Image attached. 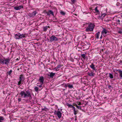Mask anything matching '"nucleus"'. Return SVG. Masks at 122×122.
<instances>
[{"mask_svg":"<svg viewBox=\"0 0 122 122\" xmlns=\"http://www.w3.org/2000/svg\"><path fill=\"white\" fill-rule=\"evenodd\" d=\"M32 92L31 90H28L24 91H21L20 93L21 97L25 98L27 97H31V93Z\"/></svg>","mask_w":122,"mask_h":122,"instance_id":"1","label":"nucleus"},{"mask_svg":"<svg viewBox=\"0 0 122 122\" xmlns=\"http://www.w3.org/2000/svg\"><path fill=\"white\" fill-rule=\"evenodd\" d=\"M26 34L24 33H17L15 34V38L16 39H20L26 38Z\"/></svg>","mask_w":122,"mask_h":122,"instance_id":"2","label":"nucleus"},{"mask_svg":"<svg viewBox=\"0 0 122 122\" xmlns=\"http://www.w3.org/2000/svg\"><path fill=\"white\" fill-rule=\"evenodd\" d=\"M88 25V26L86 28V30H93L95 25L94 23H92L91 22L87 23Z\"/></svg>","mask_w":122,"mask_h":122,"instance_id":"3","label":"nucleus"},{"mask_svg":"<svg viewBox=\"0 0 122 122\" xmlns=\"http://www.w3.org/2000/svg\"><path fill=\"white\" fill-rule=\"evenodd\" d=\"M0 62L2 64H5V65H8V64L9 63L10 61V58H4L3 59H0Z\"/></svg>","mask_w":122,"mask_h":122,"instance_id":"4","label":"nucleus"},{"mask_svg":"<svg viewBox=\"0 0 122 122\" xmlns=\"http://www.w3.org/2000/svg\"><path fill=\"white\" fill-rule=\"evenodd\" d=\"M25 78L23 75L21 74L19 76V81L18 82L17 85L18 86L21 85L23 84V82L25 80Z\"/></svg>","mask_w":122,"mask_h":122,"instance_id":"5","label":"nucleus"},{"mask_svg":"<svg viewBox=\"0 0 122 122\" xmlns=\"http://www.w3.org/2000/svg\"><path fill=\"white\" fill-rule=\"evenodd\" d=\"M50 41L51 42H55L58 41V38L56 37L55 36L53 35L50 37Z\"/></svg>","mask_w":122,"mask_h":122,"instance_id":"6","label":"nucleus"},{"mask_svg":"<svg viewBox=\"0 0 122 122\" xmlns=\"http://www.w3.org/2000/svg\"><path fill=\"white\" fill-rule=\"evenodd\" d=\"M54 113L55 114L57 115L58 117L59 118H61V116L62 114L59 111H55V112Z\"/></svg>","mask_w":122,"mask_h":122,"instance_id":"7","label":"nucleus"},{"mask_svg":"<svg viewBox=\"0 0 122 122\" xmlns=\"http://www.w3.org/2000/svg\"><path fill=\"white\" fill-rule=\"evenodd\" d=\"M116 21L117 24L121 25H122V20L121 18L116 19Z\"/></svg>","mask_w":122,"mask_h":122,"instance_id":"8","label":"nucleus"},{"mask_svg":"<svg viewBox=\"0 0 122 122\" xmlns=\"http://www.w3.org/2000/svg\"><path fill=\"white\" fill-rule=\"evenodd\" d=\"M39 81L40 82V84H43L44 82V78L43 76H41L39 78Z\"/></svg>","mask_w":122,"mask_h":122,"instance_id":"9","label":"nucleus"},{"mask_svg":"<svg viewBox=\"0 0 122 122\" xmlns=\"http://www.w3.org/2000/svg\"><path fill=\"white\" fill-rule=\"evenodd\" d=\"M87 74L90 76H94L95 74V73L91 71L88 72Z\"/></svg>","mask_w":122,"mask_h":122,"instance_id":"10","label":"nucleus"},{"mask_svg":"<svg viewBox=\"0 0 122 122\" xmlns=\"http://www.w3.org/2000/svg\"><path fill=\"white\" fill-rule=\"evenodd\" d=\"M23 6L22 5H20L18 6L15 7L14 9L16 10H17L20 9L21 8H23Z\"/></svg>","mask_w":122,"mask_h":122,"instance_id":"11","label":"nucleus"},{"mask_svg":"<svg viewBox=\"0 0 122 122\" xmlns=\"http://www.w3.org/2000/svg\"><path fill=\"white\" fill-rule=\"evenodd\" d=\"M90 67L94 71H96V67L95 66V65L93 63L91 64V65L90 66Z\"/></svg>","mask_w":122,"mask_h":122,"instance_id":"12","label":"nucleus"},{"mask_svg":"<svg viewBox=\"0 0 122 122\" xmlns=\"http://www.w3.org/2000/svg\"><path fill=\"white\" fill-rule=\"evenodd\" d=\"M48 13H48L46 12V13H47V15H50V14L52 15L53 16H54V15L53 13V12L51 10H49L48 11Z\"/></svg>","mask_w":122,"mask_h":122,"instance_id":"13","label":"nucleus"},{"mask_svg":"<svg viewBox=\"0 0 122 122\" xmlns=\"http://www.w3.org/2000/svg\"><path fill=\"white\" fill-rule=\"evenodd\" d=\"M61 67V65H59L55 68V69L56 71H58L59 70L58 69L60 68Z\"/></svg>","mask_w":122,"mask_h":122,"instance_id":"14","label":"nucleus"},{"mask_svg":"<svg viewBox=\"0 0 122 122\" xmlns=\"http://www.w3.org/2000/svg\"><path fill=\"white\" fill-rule=\"evenodd\" d=\"M50 73V74L49 75H48V76H49L50 77L52 78L55 75V73H53L52 72H51L50 73Z\"/></svg>","mask_w":122,"mask_h":122,"instance_id":"15","label":"nucleus"},{"mask_svg":"<svg viewBox=\"0 0 122 122\" xmlns=\"http://www.w3.org/2000/svg\"><path fill=\"white\" fill-rule=\"evenodd\" d=\"M107 32H109V31H102V34L104 36H105L106 34L107 33Z\"/></svg>","mask_w":122,"mask_h":122,"instance_id":"16","label":"nucleus"},{"mask_svg":"<svg viewBox=\"0 0 122 122\" xmlns=\"http://www.w3.org/2000/svg\"><path fill=\"white\" fill-rule=\"evenodd\" d=\"M100 34V32L99 31L96 34L95 38H97V39H98L99 38V34Z\"/></svg>","mask_w":122,"mask_h":122,"instance_id":"17","label":"nucleus"},{"mask_svg":"<svg viewBox=\"0 0 122 122\" xmlns=\"http://www.w3.org/2000/svg\"><path fill=\"white\" fill-rule=\"evenodd\" d=\"M118 73L119 75V76H120L121 78L120 79L122 78V71H119Z\"/></svg>","mask_w":122,"mask_h":122,"instance_id":"18","label":"nucleus"},{"mask_svg":"<svg viewBox=\"0 0 122 122\" xmlns=\"http://www.w3.org/2000/svg\"><path fill=\"white\" fill-rule=\"evenodd\" d=\"M108 76L111 79H112L113 77V75L110 73H109Z\"/></svg>","mask_w":122,"mask_h":122,"instance_id":"19","label":"nucleus"},{"mask_svg":"<svg viewBox=\"0 0 122 122\" xmlns=\"http://www.w3.org/2000/svg\"><path fill=\"white\" fill-rule=\"evenodd\" d=\"M95 11L96 12L99 14V11L97 10V7H95Z\"/></svg>","mask_w":122,"mask_h":122,"instance_id":"20","label":"nucleus"},{"mask_svg":"<svg viewBox=\"0 0 122 122\" xmlns=\"http://www.w3.org/2000/svg\"><path fill=\"white\" fill-rule=\"evenodd\" d=\"M50 28L49 26H44L43 27V30H46L47 28Z\"/></svg>","mask_w":122,"mask_h":122,"instance_id":"21","label":"nucleus"},{"mask_svg":"<svg viewBox=\"0 0 122 122\" xmlns=\"http://www.w3.org/2000/svg\"><path fill=\"white\" fill-rule=\"evenodd\" d=\"M68 83L67 84H66L65 83H64L63 84H62V85L63 86V87H65L66 88L67 87H68Z\"/></svg>","mask_w":122,"mask_h":122,"instance_id":"22","label":"nucleus"},{"mask_svg":"<svg viewBox=\"0 0 122 122\" xmlns=\"http://www.w3.org/2000/svg\"><path fill=\"white\" fill-rule=\"evenodd\" d=\"M37 13L36 11H33L32 12V15L33 17L36 15Z\"/></svg>","mask_w":122,"mask_h":122,"instance_id":"23","label":"nucleus"},{"mask_svg":"<svg viewBox=\"0 0 122 122\" xmlns=\"http://www.w3.org/2000/svg\"><path fill=\"white\" fill-rule=\"evenodd\" d=\"M66 105L67 106L71 108H72V107H73L72 105L68 103L66 104Z\"/></svg>","mask_w":122,"mask_h":122,"instance_id":"24","label":"nucleus"},{"mask_svg":"<svg viewBox=\"0 0 122 122\" xmlns=\"http://www.w3.org/2000/svg\"><path fill=\"white\" fill-rule=\"evenodd\" d=\"M66 105L67 106L71 108H72V107H73L72 105L68 103L66 104Z\"/></svg>","mask_w":122,"mask_h":122,"instance_id":"25","label":"nucleus"},{"mask_svg":"<svg viewBox=\"0 0 122 122\" xmlns=\"http://www.w3.org/2000/svg\"><path fill=\"white\" fill-rule=\"evenodd\" d=\"M66 105L67 106L71 108H72V107H73L72 105L68 103L66 104Z\"/></svg>","mask_w":122,"mask_h":122,"instance_id":"26","label":"nucleus"},{"mask_svg":"<svg viewBox=\"0 0 122 122\" xmlns=\"http://www.w3.org/2000/svg\"><path fill=\"white\" fill-rule=\"evenodd\" d=\"M68 87L69 88H73V86L72 85H70L68 83Z\"/></svg>","mask_w":122,"mask_h":122,"instance_id":"27","label":"nucleus"},{"mask_svg":"<svg viewBox=\"0 0 122 122\" xmlns=\"http://www.w3.org/2000/svg\"><path fill=\"white\" fill-rule=\"evenodd\" d=\"M12 72V71L11 70L10 71H9L8 72V75H11V73Z\"/></svg>","mask_w":122,"mask_h":122,"instance_id":"28","label":"nucleus"},{"mask_svg":"<svg viewBox=\"0 0 122 122\" xmlns=\"http://www.w3.org/2000/svg\"><path fill=\"white\" fill-rule=\"evenodd\" d=\"M34 90L36 92H37L38 91V88L37 87L35 86L34 88Z\"/></svg>","mask_w":122,"mask_h":122,"instance_id":"29","label":"nucleus"},{"mask_svg":"<svg viewBox=\"0 0 122 122\" xmlns=\"http://www.w3.org/2000/svg\"><path fill=\"white\" fill-rule=\"evenodd\" d=\"M116 5L117 6H121V5L122 6V4H121L119 2H118L117 3Z\"/></svg>","mask_w":122,"mask_h":122,"instance_id":"30","label":"nucleus"},{"mask_svg":"<svg viewBox=\"0 0 122 122\" xmlns=\"http://www.w3.org/2000/svg\"><path fill=\"white\" fill-rule=\"evenodd\" d=\"M108 87L109 89H112V87L110 85H108Z\"/></svg>","mask_w":122,"mask_h":122,"instance_id":"31","label":"nucleus"},{"mask_svg":"<svg viewBox=\"0 0 122 122\" xmlns=\"http://www.w3.org/2000/svg\"><path fill=\"white\" fill-rule=\"evenodd\" d=\"M28 15L30 17H33L32 13H29L28 14Z\"/></svg>","mask_w":122,"mask_h":122,"instance_id":"32","label":"nucleus"},{"mask_svg":"<svg viewBox=\"0 0 122 122\" xmlns=\"http://www.w3.org/2000/svg\"><path fill=\"white\" fill-rule=\"evenodd\" d=\"M60 13L62 15H64L65 14V13L64 12L62 11H61Z\"/></svg>","mask_w":122,"mask_h":122,"instance_id":"33","label":"nucleus"},{"mask_svg":"<svg viewBox=\"0 0 122 122\" xmlns=\"http://www.w3.org/2000/svg\"><path fill=\"white\" fill-rule=\"evenodd\" d=\"M81 56L83 58H85L86 56L85 54H83L81 55Z\"/></svg>","mask_w":122,"mask_h":122,"instance_id":"34","label":"nucleus"},{"mask_svg":"<svg viewBox=\"0 0 122 122\" xmlns=\"http://www.w3.org/2000/svg\"><path fill=\"white\" fill-rule=\"evenodd\" d=\"M71 1L74 4L76 1V0H71Z\"/></svg>","mask_w":122,"mask_h":122,"instance_id":"35","label":"nucleus"},{"mask_svg":"<svg viewBox=\"0 0 122 122\" xmlns=\"http://www.w3.org/2000/svg\"><path fill=\"white\" fill-rule=\"evenodd\" d=\"M4 118L3 117L0 116V122H1L0 120H3Z\"/></svg>","mask_w":122,"mask_h":122,"instance_id":"36","label":"nucleus"},{"mask_svg":"<svg viewBox=\"0 0 122 122\" xmlns=\"http://www.w3.org/2000/svg\"><path fill=\"white\" fill-rule=\"evenodd\" d=\"M74 112V114L75 115H76V110H73Z\"/></svg>","mask_w":122,"mask_h":122,"instance_id":"37","label":"nucleus"},{"mask_svg":"<svg viewBox=\"0 0 122 122\" xmlns=\"http://www.w3.org/2000/svg\"><path fill=\"white\" fill-rule=\"evenodd\" d=\"M76 107L78 109H81V107L80 106H77Z\"/></svg>","mask_w":122,"mask_h":122,"instance_id":"38","label":"nucleus"},{"mask_svg":"<svg viewBox=\"0 0 122 122\" xmlns=\"http://www.w3.org/2000/svg\"><path fill=\"white\" fill-rule=\"evenodd\" d=\"M41 85H37V86H38L39 87H41L42 86V85L43 84H41Z\"/></svg>","mask_w":122,"mask_h":122,"instance_id":"39","label":"nucleus"},{"mask_svg":"<svg viewBox=\"0 0 122 122\" xmlns=\"http://www.w3.org/2000/svg\"><path fill=\"white\" fill-rule=\"evenodd\" d=\"M18 101L19 102H20V101H21V98H18Z\"/></svg>","mask_w":122,"mask_h":122,"instance_id":"40","label":"nucleus"},{"mask_svg":"<svg viewBox=\"0 0 122 122\" xmlns=\"http://www.w3.org/2000/svg\"><path fill=\"white\" fill-rule=\"evenodd\" d=\"M118 32L121 34H122V31H118Z\"/></svg>","mask_w":122,"mask_h":122,"instance_id":"41","label":"nucleus"},{"mask_svg":"<svg viewBox=\"0 0 122 122\" xmlns=\"http://www.w3.org/2000/svg\"><path fill=\"white\" fill-rule=\"evenodd\" d=\"M72 108H73V110H76V108H75V107H74V106H73V107H72Z\"/></svg>","mask_w":122,"mask_h":122,"instance_id":"42","label":"nucleus"},{"mask_svg":"<svg viewBox=\"0 0 122 122\" xmlns=\"http://www.w3.org/2000/svg\"><path fill=\"white\" fill-rule=\"evenodd\" d=\"M119 69H118V70H116L115 71H118L119 72V71H121V70H119Z\"/></svg>","mask_w":122,"mask_h":122,"instance_id":"43","label":"nucleus"},{"mask_svg":"<svg viewBox=\"0 0 122 122\" xmlns=\"http://www.w3.org/2000/svg\"><path fill=\"white\" fill-rule=\"evenodd\" d=\"M74 106H76V107H77V105L76 104H74Z\"/></svg>","mask_w":122,"mask_h":122,"instance_id":"44","label":"nucleus"},{"mask_svg":"<svg viewBox=\"0 0 122 122\" xmlns=\"http://www.w3.org/2000/svg\"><path fill=\"white\" fill-rule=\"evenodd\" d=\"M102 35H101L100 37V38L101 39H102Z\"/></svg>","mask_w":122,"mask_h":122,"instance_id":"45","label":"nucleus"},{"mask_svg":"<svg viewBox=\"0 0 122 122\" xmlns=\"http://www.w3.org/2000/svg\"><path fill=\"white\" fill-rule=\"evenodd\" d=\"M121 63H122V60H120L119 61Z\"/></svg>","mask_w":122,"mask_h":122,"instance_id":"46","label":"nucleus"},{"mask_svg":"<svg viewBox=\"0 0 122 122\" xmlns=\"http://www.w3.org/2000/svg\"><path fill=\"white\" fill-rule=\"evenodd\" d=\"M103 30H104V31H105V30H105V29H104Z\"/></svg>","mask_w":122,"mask_h":122,"instance_id":"47","label":"nucleus"},{"mask_svg":"<svg viewBox=\"0 0 122 122\" xmlns=\"http://www.w3.org/2000/svg\"><path fill=\"white\" fill-rule=\"evenodd\" d=\"M81 103L80 102H79V104L78 105H80L81 104Z\"/></svg>","mask_w":122,"mask_h":122,"instance_id":"48","label":"nucleus"},{"mask_svg":"<svg viewBox=\"0 0 122 122\" xmlns=\"http://www.w3.org/2000/svg\"><path fill=\"white\" fill-rule=\"evenodd\" d=\"M122 6H121V7H120V8H122Z\"/></svg>","mask_w":122,"mask_h":122,"instance_id":"49","label":"nucleus"},{"mask_svg":"<svg viewBox=\"0 0 122 122\" xmlns=\"http://www.w3.org/2000/svg\"><path fill=\"white\" fill-rule=\"evenodd\" d=\"M121 17H122V16H121Z\"/></svg>","mask_w":122,"mask_h":122,"instance_id":"50","label":"nucleus"}]
</instances>
